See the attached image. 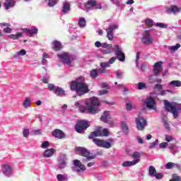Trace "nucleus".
<instances>
[{"mask_svg": "<svg viewBox=\"0 0 181 181\" xmlns=\"http://www.w3.org/2000/svg\"><path fill=\"white\" fill-rule=\"evenodd\" d=\"M86 105H88L89 107H93V108H98L97 107H100L101 103L100 100H98V98H93L88 100V101L86 102Z\"/></svg>", "mask_w": 181, "mask_h": 181, "instance_id": "nucleus-12", "label": "nucleus"}, {"mask_svg": "<svg viewBox=\"0 0 181 181\" xmlns=\"http://www.w3.org/2000/svg\"><path fill=\"white\" fill-rule=\"evenodd\" d=\"M74 165L76 168V172H78V173H84V171L86 170V165L81 163L80 160H74Z\"/></svg>", "mask_w": 181, "mask_h": 181, "instance_id": "nucleus-11", "label": "nucleus"}, {"mask_svg": "<svg viewBox=\"0 0 181 181\" xmlns=\"http://www.w3.org/2000/svg\"><path fill=\"white\" fill-rule=\"evenodd\" d=\"M3 173L6 175V176H9V175H11V166L4 165L3 168Z\"/></svg>", "mask_w": 181, "mask_h": 181, "instance_id": "nucleus-30", "label": "nucleus"}, {"mask_svg": "<svg viewBox=\"0 0 181 181\" xmlns=\"http://www.w3.org/2000/svg\"><path fill=\"white\" fill-rule=\"evenodd\" d=\"M112 4L116 5V6H121V1L119 0H110Z\"/></svg>", "mask_w": 181, "mask_h": 181, "instance_id": "nucleus-51", "label": "nucleus"}, {"mask_svg": "<svg viewBox=\"0 0 181 181\" xmlns=\"http://www.w3.org/2000/svg\"><path fill=\"white\" fill-rule=\"evenodd\" d=\"M136 163H139V160H134L132 161H124L122 163L123 168H128L129 166H134Z\"/></svg>", "mask_w": 181, "mask_h": 181, "instance_id": "nucleus-21", "label": "nucleus"}, {"mask_svg": "<svg viewBox=\"0 0 181 181\" xmlns=\"http://www.w3.org/2000/svg\"><path fill=\"white\" fill-rule=\"evenodd\" d=\"M67 165V163H66V158H61L58 160V168L62 170V169H64Z\"/></svg>", "mask_w": 181, "mask_h": 181, "instance_id": "nucleus-22", "label": "nucleus"}, {"mask_svg": "<svg viewBox=\"0 0 181 181\" xmlns=\"http://www.w3.org/2000/svg\"><path fill=\"white\" fill-rule=\"evenodd\" d=\"M117 88H123L124 90V91H128L127 88L125 87V85H124V84L117 85Z\"/></svg>", "mask_w": 181, "mask_h": 181, "instance_id": "nucleus-63", "label": "nucleus"}, {"mask_svg": "<svg viewBox=\"0 0 181 181\" xmlns=\"http://www.w3.org/2000/svg\"><path fill=\"white\" fill-rule=\"evenodd\" d=\"M144 88H146V84L142 82L138 83V90H144Z\"/></svg>", "mask_w": 181, "mask_h": 181, "instance_id": "nucleus-45", "label": "nucleus"}, {"mask_svg": "<svg viewBox=\"0 0 181 181\" xmlns=\"http://www.w3.org/2000/svg\"><path fill=\"white\" fill-rule=\"evenodd\" d=\"M141 43H143V45H146V46H151V45H153V38L149 32L145 31L144 33L143 37L141 38Z\"/></svg>", "mask_w": 181, "mask_h": 181, "instance_id": "nucleus-7", "label": "nucleus"}, {"mask_svg": "<svg viewBox=\"0 0 181 181\" xmlns=\"http://www.w3.org/2000/svg\"><path fill=\"white\" fill-rule=\"evenodd\" d=\"M164 105L165 111H167V112H171L174 118L176 119L177 118V117H179V112L177 111V107H176L175 105L170 103L168 100H164Z\"/></svg>", "mask_w": 181, "mask_h": 181, "instance_id": "nucleus-4", "label": "nucleus"}, {"mask_svg": "<svg viewBox=\"0 0 181 181\" xmlns=\"http://www.w3.org/2000/svg\"><path fill=\"white\" fill-rule=\"evenodd\" d=\"M180 12V8H178L177 6H171L170 8H167V13H174V15H176V13H179Z\"/></svg>", "mask_w": 181, "mask_h": 181, "instance_id": "nucleus-20", "label": "nucleus"}, {"mask_svg": "<svg viewBox=\"0 0 181 181\" xmlns=\"http://www.w3.org/2000/svg\"><path fill=\"white\" fill-rule=\"evenodd\" d=\"M156 173V168H155V167L151 165L148 168V175H149V176H154Z\"/></svg>", "mask_w": 181, "mask_h": 181, "instance_id": "nucleus-32", "label": "nucleus"}, {"mask_svg": "<svg viewBox=\"0 0 181 181\" xmlns=\"http://www.w3.org/2000/svg\"><path fill=\"white\" fill-rule=\"evenodd\" d=\"M107 32V37L109 40H112L114 39V33L112 32L106 31Z\"/></svg>", "mask_w": 181, "mask_h": 181, "instance_id": "nucleus-44", "label": "nucleus"}, {"mask_svg": "<svg viewBox=\"0 0 181 181\" xmlns=\"http://www.w3.org/2000/svg\"><path fill=\"white\" fill-rule=\"evenodd\" d=\"M145 104L147 108H149V110H153V108H155V105H156V102H155V99L149 96L146 98Z\"/></svg>", "mask_w": 181, "mask_h": 181, "instance_id": "nucleus-16", "label": "nucleus"}, {"mask_svg": "<svg viewBox=\"0 0 181 181\" xmlns=\"http://www.w3.org/2000/svg\"><path fill=\"white\" fill-rule=\"evenodd\" d=\"M6 9H9V8H13L15 6V1H9L4 4Z\"/></svg>", "mask_w": 181, "mask_h": 181, "instance_id": "nucleus-37", "label": "nucleus"}, {"mask_svg": "<svg viewBox=\"0 0 181 181\" xmlns=\"http://www.w3.org/2000/svg\"><path fill=\"white\" fill-rule=\"evenodd\" d=\"M70 6H71L70 3L69 2L64 3V6L62 10V13H69L70 11Z\"/></svg>", "mask_w": 181, "mask_h": 181, "instance_id": "nucleus-25", "label": "nucleus"}, {"mask_svg": "<svg viewBox=\"0 0 181 181\" xmlns=\"http://www.w3.org/2000/svg\"><path fill=\"white\" fill-rule=\"evenodd\" d=\"M175 168V163L172 162H168L165 165V169H173Z\"/></svg>", "mask_w": 181, "mask_h": 181, "instance_id": "nucleus-43", "label": "nucleus"}, {"mask_svg": "<svg viewBox=\"0 0 181 181\" xmlns=\"http://www.w3.org/2000/svg\"><path fill=\"white\" fill-rule=\"evenodd\" d=\"M98 136H110V131H108V129H103V131H101L100 129H98L95 131L90 132L88 136V139H93L94 144L100 148H105V149L112 148V146L114 145V139H108L107 140H101L100 139H95Z\"/></svg>", "mask_w": 181, "mask_h": 181, "instance_id": "nucleus-1", "label": "nucleus"}, {"mask_svg": "<svg viewBox=\"0 0 181 181\" xmlns=\"http://www.w3.org/2000/svg\"><path fill=\"white\" fill-rule=\"evenodd\" d=\"M136 124L138 131H144L148 122H146V119H145L144 117H139V118L136 119Z\"/></svg>", "mask_w": 181, "mask_h": 181, "instance_id": "nucleus-10", "label": "nucleus"}, {"mask_svg": "<svg viewBox=\"0 0 181 181\" xmlns=\"http://www.w3.org/2000/svg\"><path fill=\"white\" fill-rule=\"evenodd\" d=\"M56 1H57V0H49V2H48L49 6L52 7L54 5H56V4H57V2Z\"/></svg>", "mask_w": 181, "mask_h": 181, "instance_id": "nucleus-52", "label": "nucleus"}, {"mask_svg": "<svg viewBox=\"0 0 181 181\" xmlns=\"http://www.w3.org/2000/svg\"><path fill=\"white\" fill-rule=\"evenodd\" d=\"M86 9H91L92 8H95V9H103V6L100 4H97L95 0H88L85 5Z\"/></svg>", "mask_w": 181, "mask_h": 181, "instance_id": "nucleus-13", "label": "nucleus"}, {"mask_svg": "<svg viewBox=\"0 0 181 181\" xmlns=\"http://www.w3.org/2000/svg\"><path fill=\"white\" fill-rule=\"evenodd\" d=\"M48 90H49V91H54L56 86L53 83H49L48 84Z\"/></svg>", "mask_w": 181, "mask_h": 181, "instance_id": "nucleus-48", "label": "nucleus"}, {"mask_svg": "<svg viewBox=\"0 0 181 181\" xmlns=\"http://www.w3.org/2000/svg\"><path fill=\"white\" fill-rule=\"evenodd\" d=\"M79 111L80 112L82 113H86V114H98V112L100 111H101L100 109L98 108H95L93 106H88V105H86V106H80L79 107Z\"/></svg>", "mask_w": 181, "mask_h": 181, "instance_id": "nucleus-6", "label": "nucleus"}, {"mask_svg": "<svg viewBox=\"0 0 181 181\" xmlns=\"http://www.w3.org/2000/svg\"><path fill=\"white\" fill-rule=\"evenodd\" d=\"M100 66L102 69H107V67H110L111 65L108 62H100Z\"/></svg>", "mask_w": 181, "mask_h": 181, "instance_id": "nucleus-41", "label": "nucleus"}, {"mask_svg": "<svg viewBox=\"0 0 181 181\" xmlns=\"http://www.w3.org/2000/svg\"><path fill=\"white\" fill-rule=\"evenodd\" d=\"M3 32H4V33H12V28L6 27L3 29Z\"/></svg>", "mask_w": 181, "mask_h": 181, "instance_id": "nucleus-53", "label": "nucleus"}, {"mask_svg": "<svg viewBox=\"0 0 181 181\" xmlns=\"http://www.w3.org/2000/svg\"><path fill=\"white\" fill-rule=\"evenodd\" d=\"M146 25L150 28L153 26V21L151 19L146 20Z\"/></svg>", "mask_w": 181, "mask_h": 181, "instance_id": "nucleus-46", "label": "nucleus"}, {"mask_svg": "<svg viewBox=\"0 0 181 181\" xmlns=\"http://www.w3.org/2000/svg\"><path fill=\"white\" fill-rule=\"evenodd\" d=\"M112 52H114L112 44H107V47L102 50V53H103V54H110V53H112Z\"/></svg>", "mask_w": 181, "mask_h": 181, "instance_id": "nucleus-23", "label": "nucleus"}, {"mask_svg": "<svg viewBox=\"0 0 181 181\" xmlns=\"http://www.w3.org/2000/svg\"><path fill=\"white\" fill-rule=\"evenodd\" d=\"M62 49H63V45H62L61 42L54 40L52 42V50H54V52H60Z\"/></svg>", "mask_w": 181, "mask_h": 181, "instance_id": "nucleus-19", "label": "nucleus"}, {"mask_svg": "<svg viewBox=\"0 0 181 181\" xmlns=\"http://www.w3.org/2000/svg\"><path fill=\"white\" fill-rule=\"evenodd\" d=\"M162 64H163V62L162 61L158 62L154 64L153 66V74L154 76H159L160 74V71L163 70V68L162 67Z\"/></svg>", "mask_w": 181, "mask_h": 181, "instance_id": "nucleus-15", "label": "nucleus"}, {"mask_svg": "<svg viewBox=\"0 0 181 181\" xmlns=\"http://www.w3.org/2000/svg\"><path fill=\"white\" fill-rule=\"evenodd\" d=\"M115 60H117V57H112V58H110V59L109 60V62H107V63H109V64L111 66V64H112L113 63H115Z\"/></svg>", "mask_w": 181, "mask_h": 181, "instance_id": "nucleus-57", "label": "nucleus"}, {"mask_svg": "<svg viewBox=\"0 0 181 181\" xmlns=\"http://www.w3.org/2000/svg\"><path fill=\"white\" fill-rule=\"evenodd\" d=\"M52 136L54 138H57L58 139H63V138L66 137V134L63 131L59 129H54L52 133Z\"/></svg>", "mask_w": 181, "mask_h": 181, "instance_id": "nucleus-17", "label": "nucleus"}, {"mask_svg": "<svg viewBox=\"0 0 181 181\" xmlns=\"http://www.w3.org/2000/svg\"><path fill=\"white\" fill-rule=\"evenodd\" d=\"M23 36V33H17L16 35L15 34H11L8 35V37L10 39H12L13 40H18L19 37H22Z\"/></svg>", "mask_w": 181, "mask_h": 181, "instance_id": "nucleus-26", "label": "nucleus"}, {"mask_svg": "<svg viewBox=\"0 0 181 181\" xmlns=\"http://www.w3.org/2000/svg\"><path fill=\"white\" fill-rule=\"evenodd\" d=\"M47 54H43V59H42V63L45 64L46 63H47V60H46V59H47Z\"/></svg>", "mask_w": 181, "mask_h": 181, "instance_id": "nucleus-61", "label": "nucleus"}, {"mask_svg": "<svg viewBox=\"0 0 181 181\" xmlns=\"http://www.w3.org/2000/svg\"><path fill=\"white\" fill-rule=\"evenodd\" d=\"M132 158H133L134 160H139V162L141 160V159H139V158H141V153L138 151L133 153Z\"/></svg>", "mask_w": 181, "mask_h": 181, "instance_id": "nucleus-33", "label": "nucleus"}, {"mask_svg": "<svg viewBox=\"0 0 181 181\" xmlns=\"http://www.w3.org/2000/svg\"><path fill=\"white\" fill-rule=\"evenodd\" d=\"M168 143L166 142H163L161 144H160V148H161V149H163L165 148H166L168 146Z\"/></svg>", "mask_w": 181, "mask_h": 181, "instance_id": "nucleus-60", "label": "nucleus"}, {"mask_svg": "<svg viewBox=\"0 0 181 181\" xmlns=\"http://www.w3.org/2000/svg\"><path fill=\"white\" fill-rule=\"evenodd\" d=\"M21 30L26 33V35H28L30 36V37H33L35 35H37L38 30L37 28H33V29H29V28H21Z\"/></svg>", "mask_w": 181, "mask_h": 181, "instance_id": "nucleus-18", "label": "nucleus"}, {"mask_svg": "<svg viewBox=\"0 0 181 181\" xmlns=\"http://www.w3.org/2000/svg\"><path fill=\"white\" fill-rule=\"evenodd\" d=\"M23 135L24 138H28L29 136V129H25L23 132Z\"/></svg>", "mask_w": 181, "mask_h": 181, "instance_id": "nucleus-50", "label": "nucleus"}, {"mask_svg": "<svg viewBox=\"0 0 181 181\" xmlns=\"http://www.w3.org/2000/svg\"><path fill=\"white\" fill-rule=\"evenodd\" d=\"M126 108L127 110H128V111H131V110H132V103H127Z\"/></svg>", "mask_w": 181, "mask_h": 181, "instance_id": "nucleus-58", "label": "nucleus"}, {"mask_svg": "<svg viewBox=\"0 0 181 181\" xmlns=\"http://www.w3.org/2000/svg\"><path fill=\"white\" fill-rule=\"evenodd\" d=\"M172 177L169 181H181V177L177 174H173Z\"/></svg>", "mask_w": 181, "mask_h": 181, "instance_id": "nucleus-39", "label": "nucleus"}, {"mask_svg": "<svg viewBox=\"0 0 181 181\" xmlns=\"http://www.w3.org/2000/svg\"><path fill=\"white\" fill-rule=\"evenodd\" d=\"M156 79L153 78V75H151L148 77V83H150L151 84L155 83Z\"/></svg>", "mask_w": 181, "mask_h": 181, "instance_id": "nucleus-56", "label": "nucleus"}, {"mask_svg": "<svg viewBox=\"0 0 181 181\" xmlns=\"http://www.w3.org/2000/svg\"><path fill=\"white\" fill-rule=\"evenodd\" d=\"M57 179L58 181H66L67 180V177L64 176V175L58 174L57 175Z\"/></svg>", "mask_w": 181, "mask_h": 181, "instance_id": "nucleus-38", "label": "nucleus"}, {"mask_svg": "<svg viewBox=\"0 0 181 181\" xmlns=\"http://www.w3.org/2000/svg\"><path fill=\"white\" fill-rule=\"evenodd\" d=\"M86 18H79L78 21V25L80 26V28H84L86 26Z\"/></svg>", "mask_w": 181, "mask_h": 181, "instance_id": "nucleus-35", "label": "nucleus"}, {"mask_svg": "<svg viewBox=\"0 0 181 181\" xmlns=\"http://www.w3.org/2000/svg\"><path fill=\"white\" fill-rule=\"evenodd\" d=\"M49 146H50V143H49V141H47L42 142V144L41 145V148L42 149H46V148H49Z\"/></svg>", "mask_w": 181, "mask_h": 181, "instance_id": "nucleus-42", "label": "nucleus"}, {"mask_svg": "<svg viewBox=\"0 0 181 181\" xmlns=\"http://www.w3.org/2000/svg\"><path fill=\"white\" fill-rule=\"evenodd\" d=\"M54 93L60 97L62 95H64L65 91L63 90V88H57L54 89Z\"/></svg>", "mask_w": 181, "mask_h": 181, "instance_id": "nucleus-27", "label": "nucleus"}, {"mask_svg": "<svg viewBox=\"0 0 181 181\" xmlns=\"http://www.w3.org/2000/svg\"><path fill=\"white\" fill-rule=\"evenodd\" d=\"M100 121L105 122V124H108L110 127H114V121H112V118L111 117V115H110L109 111L103 112L100 117Z\"/></svg>", "mask_w": 181, "mask_h": 181, "instance_id": "nucleus-8", "label": "nucleus"}, {"mask_svg": "<svg viewBox=\"0 0 181 181\" xmlns=\"http://www.w3.org/2000/svg\"><path fill=\"white\" fill-rule=\"evenodd\" d=\"M156 25L158 26V28H167L166 25L162 23H158L156 24Z\"/></svg>", "mask_w": 181, "mask_h": 181, "instance_id": "nucleus-64", "label": "nucleus"}, {"mask_svg": "<svg viewBox=\"0 0 181 181\" xmlns=\"http://www.w3.org/2000/svg\"><path fill=\"white\" fill-rule=\"evenodd\" d=\"M23 105L25 107V108H28V107H30V98L27 97L24 100Z\"/></svg>", "mask_w": 181, "mask_h": 181, "instance_id": "nucleus-36", "label": "nucleus"}, {"mask_svg": "<svg viewBox=\"0 0 181 181\" xmlns=\"http://www.w3.org/2000/svg\"><path fill=\"white\" fill-rule=\"evenodd\" d=\"M163 88V86L160 83H157L155 85L154 90H162Z\"/></svg>", "mask_w": 181, "mask_h": 181, "instance_id": "nucleus-54", "label": "nucleus"}, {"mask_svg": "<svg viewBox=\"0 0 181 181\" xmlns=\"http://www.w3.org/2000/svg\"><path fill=\"white\" fill-rule=\"evenodd\" d=\"M71 90L72 91H76L80 97L90 92V89L88 88V85H87V83L77 82L76 81L71 82Z\"/></svg>", "mask_w": 181, "mask_h": 181, "instance_id": "nucleus-2", "label": "nucleus"}, {"mask_svg": "<svg viewBox=\"0 0 181 181\" xmlns=\"http://www.w3.org/2000/svg\"><path fill=\"white\" fill-rule=\"evenodd\" d=\"M90 127V123L86 119H81L77 122L75 125V131L78 132V134H82L83 131H86Z\"/></svg>", "mask_w": 181, "mask_h": 181, "instance_id": "nucleus-3", "label": "nucleus"}, {"mask_svg": "<svg viewBox=\"0 0 181 181\" xmlns=\"http://www.w3.org/2000/svg\"><path fill=\"white\" fill-rule=\"evenodd\" d=\"M26 54V50L21 49L20 51L17 52L16 54L13 56L14 59H19V56H25Z\"/></svg>", "mask_w": 181, "mask_h": 181, "instance_id": "nucleus-28", "label": "nucleus"}, {"mask_svg": "<svg viewBox=\"0 0 181 181\" xmlns=\"http://www.w3.org/2000/svg\"><path fill=\"white\" fill-rule=\"evenodd\" d=\"M90 77H92V78H97V77H98V69H96L90 71Z\"/></svg>", "mask_w": 181, "mask_h": 181, "instance_id": "nucleus-34", "label": "nucleus"}, {"mask_svg": "<svg viewBox=\"0 0 181 181\" xmlns=\"http://www.w3.org/2000/svg\"><path fill=\"white\" fill-rule=\"evenodd\" d=\"M179 47H180V44H176L175 46H173L171 47V50H173L174 52H176V50H177V49H179Z\"/></svg>", "mask_w": 181, "mask_h": 181, "instance_id": "nucleus-59", "label": "nucleus"}, {"mask_svg": "<svg viewBox=\"0 0 181 181\" xmlns=\"http://www.w3.org/2000/svg\"><path fill=\"white\" fill-rule=\"evenodd\" d=\"M115 56L119 62H125V54L122 52V49L119 47V45H115Z\"/></svg>", "mask_w": 181, "mask_h": 181, "instance_id": "nucleus-9", "label": "nucleus"}, {"mask_svg": "<svg viewBox=\"0 0 181 181\" xmlns=\"http://www.w3.org/2000/svg\"><path fill=\"white\" fill-rule=\"evenodd\" d=\"M115 29H118V25L116 24L107 28L106 32H113Z\"/></svg>", "mask_w": 181, "mask_h": 181, "instance_id": "nucleus-40", "label": "nucleus"}, {"mask_svg": "<svg viewBox=\"0 0 181 181\" xmlns=\"http://www.w3.org/2000/svg\"><path fill=\"white\" fill-rule=\"evenodd\" d=\"M54 152H56V150H54V148L47 149L44 152V157L50 158L51 156H53Z\"/></svg>", "mask_w": 181, "mask_h": 181, "instance_id": "nucleus-24", "label": "nucleus"}, {"mask_svg": "<svg viewBox=\"0 0 181 181\" xmlns=\"http://www.w3.org/2000/svg\"><path fill=\"white\" fill-rule=\"evenodd\" d=\"M99 74H107V69L105 68H100L98 69Z\"/></svg>", "mask_w": 181, "mask_h": 181, "instance_id": "nucleus-47", "label": "nucleus"}, {"mask_svg": "<svg viewBox=\"0 0 181 181\" xmlns=\"http://www.w3.org/2000/svg\"><path fill=\"white\" fill-rule=\"evenodd\" d=\"M76 152H78V155L86 158L88 160H91V159H95V156H90V151H88V150H87V148L84 147H76Z\"/></svg>", "mask_w": 181, "mask_h": 181, "instance_id": "nucleus-5", "label": "nucleus"}, {"mask_svg": "<svg viewBox=\"0 0 181 181\" xmlns=\"http://www.w3.org/2000/svg\"><path fill=\"white\" fill-rule=\"evenodd\" d=\"M154 176H155L156 179H157L158 180H160V179H163V174L156 173Z\"/></svg>", "mask_w": 181, "mask_h": 181, "instance_id": "nucleus-49", "label": "nucleus"}, {"mask_svg": "<svg viewBox=\"0 0 181 181\" xmlns=\"http://www.w3.org/2000/svg\"><path fill=\"white\" fill-rule=\"evenodd\" d=\"M104 94H108V90H103L99 92L98 95H104Z\"/></svg>", "mask_w": 181, "mask_h": 181, "instance_id": "nucleus-62", "label": "nucleus"}, {"mask_svg": "<svg viewBox=\"0 0 181 181\" xmlns=\"http://www.w3.org/2000/svg\"><path fill=\"white\" fill-rule=\"evenodd\" d=\"M58 57L64 64H70L71 61L70 60V55L67 52H64L62 54H58Z\"/></svg>", "mask_w": 181, "mask_h": 181, "instance_id": "nucleus-14", "label": "nucleus"}, {"mask_svg": "<svg viewBox=\"0 0 181 181\" xmlns=\"http://www.w3.org/2000/svg\"><path fill=\"white\" fill-rule=\"evenodd\" d=\"M168 86H170L171 87H181V81H172L168 83Z\"/></svg>", "mask_w": 181, "mask_h": 181, "instance_id": "nucleus-29", "label": "nucleus"}, {"mask_svg": "<svg viewBox=\"0 0 181 181\" xmlns=\"http://www.w3.org/2000/svg\"><path fill=\"white\" fill-rule=\"evenodd\" d=\"M122 130L123 131L124 134H125L126 135H128V132H129L128 125L125 124V122H122Z\"/></svg>", "mask_w": 181, "mask_h": 181, "instance_id": "nucleus-31", "label": "nucleus"}, {"mask_svg": "<svg viewBox=\"0 0 181 181\" xmlns=\"http://www.w3.org/2000/svg\"><path fill=\"white\" fill-rule=\"evenodd\" d=\"M165 141L167 142H171V141H173V136L165 135Z\"/></svg>", "mask_w": 181, "mask_h": 181, "instance_id": "nucleus-55", "label": "nucleus"}]
</instances>
